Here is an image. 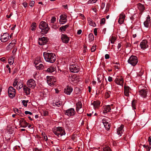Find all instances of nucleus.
Wrapping results in <instances>:
<instances>
[{"instance_id":"obj_56","label":"nucleus","mask_w":151,"mask_h":151,"mask_svg":"<svg viewBox=\"0 0 151 151\" xmlns=\"http://www.w3.org/2000/svg\"><path fill=\"white\" fill-rule=\"evenodd\" d=\"M12 92L8 91V93L10 97H12L13 96V93H12Z\"/></svg>"},{"instance_id":"obj_22","label":"nucleus","mask_w":151,"mask_h":151,"mask_svg":"<svg viewBox=\"0 0 151 151\" xmlns=\"http://www.w3.org/2000/svg\"><path fill=\"white\" fill-rule=\"evenodd\" d=\"M23 89L27 95H29L30 93V89L26 86H24Z\"/></svg>"},{"instance_id":"obj_23","label":"nucleus","mask_w":151,"mask_h":151,"mask_svg":"<svg viewBox=\"0 0 151 151\" xmlns=\"http://www.w3.org/2000/svg\"><path fill=\"white\" fill-rule=\"evenodd\" d=\"M117 79L118 82H117L116 81V83L117 84L122 86L123 85L124 83V80L123 78H120Z\"/></svg>"},{"instance_id":"obj_43","label":"nucleus","mask_w":151,"mask_h":151,"mask_svg":"<svg viewBox=\"0 0 151 151\" xmlns=\"http://www.w3.org/2000/svg\"><path fill=\"white\" fill-rule=\"evenodd\" d=\"M125 18V15L124 14L121 13L120 14V17L119 18L121 19H124Z\"/></svg>"},{"instance_id":"obj_1","label":"nucleus","mask_w":151,"mask_h":151,"mask_svg":"<svg viewBox=\"0 0 151 151\" xmlns=\"http://www.w3.org/2000/svg\"><path fill=\"white\" fill-rule=\"evenodd\" d=\"M43 56L45 60L47 62L53 63L56 60L55 55L52 53L44 52Z\"/></svg>"},{"instance_id":"obj_35","label":"nucleus","mask_w":151,"mask_h":151,"mask_svg":"<svg viewBox=\"0 0 151 151\" xmlns=\"http://www.w3.org/2000/svg\"><path fill=\"white\" fill-rule=\"evenodd\" d=\"M110 40L111 42V43H114L115 40H116L115 38L113 36L111 37L110 38Z\"/></svg>"},{"instance_id":"obj_20","label":"nucleus","mask_w":151,"mask_h":151,"mask_svg":"<svg viewBox=\"0 0 151 151\" xmlns=\"http://www.w3.org/2000/svg\"><path fill=\"white\" fill-rule=\"evenodd\" d=\"M139 94L143 97L144 98L146 97L147 92V91L145 90L142 89L139 91Z\"/></svg>"},{"instance_id":"obj_39","label":"nucleus","mask_w":151,"mask_h":151,"mask_svg":"<svg viewBox=\"0 0 151 151\" xmlns=\"http://www.w3.org/2000/svg\"><path fill=\"white\" fill-rule=\"evenodd\" d=\"M29 101L28 100H24L22 101V103L23 104V105L24 106H25L26 107L27 106V103Z\"/></svg>"},{"instance_id":"obj_53","label":"nucleus","mask_w":151,"mask_h":151,"mask_svg":"<svg viewBox=\"0 0 151 151\" xmlns=\"http://www.w3.org/2000/svg\"><path fill=\"white\" fill-rule=\"evenodd\" d=\"M35 4V1H31L29 4V6L31 7H33L34 6V4Z\"/></svg>"},{"instance_id":"obj_9","label":"nucleus","mask_w":151,"mask_h":151,"mask_svg":"<svg viewBox=\"0 0 151 151\" xmlns=\"http://www.w3.org/2000/svg\"><path fill=\"white\" fill-rule=\"evenodd\" d=\"M61 39L62 42L64 43H67L69 40V38L67 35L64 34L61 35Z\"/></svg>"},{"instance_id":"obj_34","label":"nucleus","mask_w":151,"mask_h":151,"mask_svg":"<svg viewBox=\"0 0 151 151\" xmlns=\"http://www.w3.org/2000/svg\"><path fill=\"white\" fill-rule=\"evenodd\" d=\"M89 40L91 41H92L94 40V36L93 34L92 33L88 35Z\"/></svg>"},{"instance_id":"obj_38","label":"nucleus","mask_w":151,"mask_h":151,"mask_svg":"<svg viewBox=\"0 0 151 151\" xmlns=\"http://www.w3.org/2000/svg\"><path fill=\"white\" fill-rule=\"evenodd\" d=\"M104 151H111L110 148L109 147H105L103 148Z\"/></svg>"},{"instance_id":"obj_17","label":"nucleus","mask_w":151,"mask_h":151,"mask_svg":"<svg viewBox=\"0 0 151 151\" xmlns=\"http://www.w3.org/2000/svg\"><path fill=\"white\" fill-rule=\"evenodd\" d=\"M1 37H2V40L4 41V42H6L8 40L7 39L8 37L9 39V34L7 33H5L3 35H1Z\"/></svg>"},{"instance_id":"obj_42","label":"nucleus","mask_w":151,"mask_h":151,"mask_svg":"<svg viewBox=\"0 0 151 151\" xmlns=\"http://www.w3.org/2000/svg\"><path fill=\"white\" fill-rule=\"evenodd\" d=\"M89 24L93 27H95L96 26V24L93 21H91L89 22Z\"/></svg>"},{"instance_id":"obj_25","label":"nucleus","mask_w":151,"mask_h":151,"mask_svg":"<svg viewBox=\"0 0 151 151\" xmlns=\"http://www.w3.org/2000/svg\"><path fill=\"white\" fill-rule=\"evenodd\" d=\"M47 80H49L50 81L52 82V83L54 84V83L56 82V80L55 79V78L53 77H51L50 76H47Z\"/></svg>"},{"instance_id":"obj_48","label":"nucleus","mask_w":151,"mask_h":151,"mask_svg":"<svg viewBox=\"0 0 151 151\" xmlns=\"http://www.w3.org/2000/svg\"><path fill=\"white\" fill-rule=\"evenodd\" d=\"M47 83L48 84V85H49L50 86H52L54 85L53 84V83H52V82H50V81L49 80H47Z\"/></svg>"},{"instance_id":"obj_52","label":"nucleus","mask_w":151,"mask_h":151,"mask_svg":"<svg viewBox=\"0 0 151 151\" xmlns=\"http://www.w3.org/2000/svg\"><path fill=\"white\" fill-rule=\"evenodd\" d=\"M56 18L54 17H52L51 20V21L52 23H54L56 21Z\"/></svg>"},{"instance_id":"obj_12","label":"nucleus","mask_w":151,"mask_h":151,"mask_svg":"<svg viewBox=\"0 0 151 151\" xmlns=\"http://www.w3.org/2000/svg\"><path fill=\"white\" fill-rule=\"evenodd\" d=\"M147 41L145 40H144L140 43V46L142 49H145L148 47L147 45Z\"/></svg>"},{"instance_id":"obj_36","label":"nucleus","mask_w":151,"mask_h":151,"mask_svg":"<svg viewBox=\"0 0 151 151\" xmlns=\"http://www.w3.org/2000/svg\"><path fill=\"white\" fill-rule=\"evenodd\" d=\"M14 58L13 57L8 59L9 63L10 64H13L14 63Z\"/></svg>"},{"instance_id":"obj_5","label":"nucleus","mask_w":151,"mask_h":151,"mask_svg":"<svg viewBox=\"0 0 151 151\" xmlns=\"http://www.w3.org/2000/svg\"><path fill=\"white\" fill-rule=\"evenodd\" d=\"M38 43L40 45H44L46 44L48 41V39L47 37H43L39 38L38 39Z\"/></svg>"},{"instance_id":"obj_62","label":"nucleus","mask_w":151,"mask_h":151,"mask_svg":"<svg viewBox=\"0 0 151 151\" xmlns=\"http://www.w3.org/2000/svg\"><path fill=\"white\" fill-rule=\"evenodd\" d=\"M148 141L149 142V144L150 145H151V139L150 138V137H149Z\"/></svg>"},{"instance_id":"obj_11","label":"nucleus","mask_w":151,"mask_h":151,"mask_svg":"<svg viewBox=\"0 0 151 151\" xmlns=\"http://www.w3.org/2000/svg\"><path fill=\"white\" fill-rule=\"evenodd\" d=\"M67 16L65 15H61L60 16V19L59 22H60L61 24H63L65 23L67 21Z\"/></svg>"},{"instance_id":"obj_19","label":"nucleus","mask_w":151,"mask_h":151,"mask_svg":"<svg viewBox=\"0 0 151 151\" xmlns=\"http://www.w3.org/2000/svg\"><path fill=\"white\" fill-rule=\"evenodd\" d=\"M137 6L138 9L142 12L145 10L144 6L140 3L137 4Z\"/></svg>"},{"instance_id":"obj_14","label":"nucleus","mask_w":151,"mask_h":151,"mask_svg":"<svg viewBox=\"0 0 151 151\" xmlns=\"http://www.w3.org/2000/svg\"><path fill=\"white\" fill-rule=\"evenodd\" d=\"M112 106L113 104H111V106L109 105L105 106L104 107L103 113L104 114H105L107 113L108 112L110 111L111 110V106Z\"/></svg>"},{"instance_id":"obj_60","label":"nucleus","mask_w":151,"mask_h":151,"mask_svg":"<svg viewBox=\"0 0 151 151\" xmlns=\"http://www.w3.org/2000/svg\"><path fill=\"white\" fill-rule=\"evenodd\" d=\"M112 78L110 76H109L108 78V81L109 82H111L112 81Z\"/></svg>"},{"instance_id":"obj_6","label":"nucleus","mask_w":151,"mask_h":151,"mask_svg":"<svg viewBox=\"0 0 151 151\" xmlns=\"http://www.w3.org/2000/svg\"><path fill=\"white\" fill-rule=\"evenodd\" d=\"M69 69L70 71L72 73H77L79 71L78 66L75 64L71 65Z\"/></svg>"},{"instance_id":"obj_13","label":"nucleus","mask_w":151,"mask_h":151,"mask_svg":"<svg viewBox=\"0 0 151 151\" xmlns=\"http://www.w3.org/2000/svg\"><path fill=\"white\" fill-rule=\"evenodd\" d=\"M72 91L73 88H72L69 87V86H67L64 89V92L66 94L69 95L70 94Z\"/></svg>"},{"instance_id":"obj_61","label":"nucleus","mask_w":151,"mask_h":151,"mask_svg":"<svg viewBox=\"0 0 151 151\" xmlns=\"http://www.w3.org/2000/svg\"><path fill=\"white\" fill-rule=\"evenodd\" d=\"M105 57L106 59H109V55L108 54H106L105 55Z\"/></svg>"},{"instance_id":"obj_57","label":"nucleus","mask_w":151,"mask_h":151,"mask_svg":"<svg viewBox=\"0 0 151 151\" xmlns=\"http://www.w3.org/2000/svg\"><path fill=\"white\" fill-rule=\"evenodd\" d=\"M27 3L26 2H24L22 3L23 5L25 8H26L27 6Z\"/></svg>"},{"instance_id":"obj_27","label":"nucleus","mask_w":151,"mask_h":151,"mask_svg":"<svg viewBox=\"0 0 151 151\" xmlns=\"http://www.w3.org/2000/svg\"><path fill=\"white\" fill-rule=\"evenodd\" d=\"M35 66L37 68V69L39 70H40L43 69V68L44 69V68H45L46 67H45V66H43L42 64H40L39 65H35Z\"/></svg>"},{"instance_id":"obj_2","label":"nucleus","mask_w":151,"mask_h":151,"mask_svg":"<svg viewBox=\"0 0 151 151\" xmlns=\"http://www.w3.org/2000/svg\"><path fill=\"white\" fill-rule=\"evenodd\" d=\"M39 27V28L42 30L41 33L43 34H47L50 29L48 27L47 24L44 21H42L40 23Z\"/></svg>"},{"instance_id":"obj_49","label":"nucleus","mask_w":151,"mask_h":151,"mask_svg":"<svg viewBox=\"0 0 151 151\" xmlns=\"http://www.w3.org/2000/svg\"><path fill=\"white\" fill-rule=\"evenodd\" d=\"M105 22V19L104 18H102L101 20V24H104Z\"/></svg>"},{"instance_id":"obj_3","label":"nucleus","mask_w":151,"mask_h":151,"mask_svg":"<svg viewBox=\"0 0 151 151\" xmlns=\"http://www.w3.org/2000/svg\"><path fill=\"white\" fill-rule=\"evenodd\" d=\"M54 133L59 137L65 135V134L64 130L60 127H57L56 130L54 131Z\"/></svg>"},{"instance_id":"obj_55","label":"nucleus","mask_w":151,"mask_h":151,"mask_svg":"<svg viewBox=\"0 0 151 151\" xmlns=\"http://www.w3.org/2000/svg\"><path fill=\"white\" fill-rule=\"evenodd\" d=\"M24 113L25 114H26V115L28 114H29L30 115H32V113L30 112H29V111H25L24 112Z\"/></svg>"},{"instance_id":"obj_16","label":"nucleus","mask_w":151,"mask_h":151,"mask_svg":"<svg viewBox=\"0 0 151 151\" xmlns=\"http://www.w3.org/2000/svg\"><path fill=\"white\" fill-rule=\"evenodd\" d=\"M100 102L99 101H94L92 103H91V104L93 106L94 109L98 108L100 106Z\"/></svg>"},{"instance_id":"obj_4","label":"nucleus","mask_w":151,"mask_h":151,"mask_svg":"<svg viewBox=\"0 0 151 151\" xmlns=\"http://www.w3.org/2000/svg\"><path fill=\"white\" fill-rule=\"evenodd\" d=\"M138 62L137 58L134 55L131 56L128 60V63L132 66H135Z\"/></svg>"},{"instance_id":"obj_64","label":"nucleus","mask_w":151,"mask_h":151,"mask_svg":"<svg viewBox=\"0 0 151 151\" xmlns=\"http://www.w3.org/2000/svg\"><path fill=\"white\" fill-rule=\"evenodd\" d=\"M151 148V147H148V146L146 148L147 151H150Z\"/></svg>"},{"instance_id":"obj_51","label":"nucleus","mask_w":151,"mask_h":151,"mask_svg":"<svg viewBox=\"0 0 151 151\" xmlns=\"http://www.w3.org/2000/svg\"><path fill=\"white\" fill-rule=\"evenodd\" d=\"M42 114H43V115L44 116H46L48 114V112L47 111H43Z\"/></svg>"},{"instance_id":"obj_44","label":"nucleus","mask_w":151,"mask_h":151,"mask_svg":"<svg viewBox=\"0 0 151 151\" xmlns=\"http://www.w3.org/2000/svg\"><path fill=\"white\" fill-rule=\"evenodd\" d=\"M109 4H107L106 5V9L105 10V12H106V13L108 12V11H109Z\"/></svg>"},{"instance_id":"obj_26","label":"nucleus","mask_w":151,"mask_h":151,"mask_svg":"<svg viewBox=\"0 0 151 151\" xmlns=\"http://www.w3.org/2000/svg\"><path fill=\"white\" fill-rule=\"evenodd\" d=\"M68 24H66L65 26H62L59 28V30L61 31H64L66 30V29L69 27Z\"/></svg>"},{"instance_id":"obj_46","label":"nucleus","mask_w":151,"mask_h":151,"mask_svg":"<svg viewBox=\"0 0 151 151\" xmlns=\"http://www.w3.org/2000/svg\"><path fill=\"white\" fill-rule=\"evenodd\" d=\"M109 92L111 93L110 91H109L108 92H106L105 93V96L106 98H109L110 96Z\"/></svg>"},{"instance_id":"obj_15","label":"nucleus","mask_w":151,"mask_h":151,"mask_svg":"<svg viewBox=\"0 0 151 151\" xmlns=\"http://www.w3.org/2000/svg\"><path fill=\"white\" fill-rule=\"evenodd\" d=\"M129 87L128 86H125L124 87V92L125 95L126 96H128L129 92Z\"/></svg>"},{"instance_id":"obj_18","label":"nucleus","mask_w":151,"mask_h":151,"mask_svg":"<svg viewBox=\"0 0 151 151\" xmlns=\"http://www.w3.org/2000/svg\"><path fill=\"white\" fill-rule=\"evenodd\" d=\"M124 127V126L122 124L121 126L117 129V132L118 135H121V134L123 132V128Z\"/></svg>"},{"instance_id":"obj_33","label":"nucleus","mask_w":151,"mask_h":151,"mask_svg":"<svg viewBox=\"0 0 151 151\" xmlns=\"http://www.w3.org/2000/svg\"><path fill=\"white\" fill-rule=\"evenodd\" d=\"M36 27V23L35 22H33L31 24L32 30V31L35 30Z\"/></svg>"},{"instance_id":"obj_24","label":"nucleus","mask_w":151,"mask_h":151,"mask_svg":"<svg viewBox=\"0 0 151 151\" xmlns=\"http://www.w3.org/2000/svg\"><path fill=\"white\" fill-rule=\"evenodd\" d=\"M150 20V17L148 15L147 17L146 20L144 22V24L145 26L146 27H148L149 26V21Z\"/></svg>"},{"instance_id":"obj_50","label":"nucleus","mask_w":151,"mask_h":151,"mask_svg":"<svg viewBox=\"0 0 151 151\" xmlns=\"http://www.w3.org/2000/svg\"><path fill=\"white\" fill-rule=\"evenodd\" d=\"M25 120L24 118H21L19 121V124L21 125L23 122Z\"/></svg>"},{"instance_id":"obj_28","label":"nucleus","mask_w":151,"mask_h":151,"mask_svg":"<svg viewBox=\"0 0 151 151\" xmlns=\"http://www.w3.org/2000/svg\"><path fill=\"white\" fill-rule=\"evenodd\" d=\"M53 106L58 107H59L62 105V103L61 101H56L55 102L53 103Z\"/></svg>"},{"instance_id":"obj_37","label":"nucleus","mask_w":151,"mask_h":151,"mask_svg":"<svg viewBox=\"0 0 151 151\" xmlns=\"http://www.w3.org/2000/svg\"><path fill=\"white\" fill-rule=\"evenodd\" d=\"M41 59H38L37 58V59H36L34 61V63L35 64V65H38V63H40V61H41Z\"/></svg>"},{"instance_id":"obj_32","label":"nucleus","mask_w":151,"mask_h":151,"mask_svg":"<svg viewBox=\"0 0 151 151\" xmlns=\"http://www.w3.org/2000/svg\"><path fill=\"white\" fill-rule=\"evenodd\" d=\"M137 101L136 100H134L132 102V107L134 109H136L135 104L137 103Z\"/></svg>"},{"instance_id":"obj_54","label":"nucleus","mask_w":151,"mask_h":151,"mask_svg":"<svg viewBox=\"0 0 151 151\" xmlns=\"http://www.w3.org/2000/svg\"><path fill=\"white\" fill-rule=\"evenodd\" d=\"M97 1V0H90L88 1V3H95Z\"/></svg>"},{"instance_id":"obj_29","label":"nucleus","mask_w":151,"mask_h":151,"mask_svg":"<svg viewBox=\"0 0 151 151\" xmlns=\"http://www.w3.org/2000/svg\"><path fill=\"white\" fill-rule=\"evenodd\" d=\"M76 105V110L77 112L79 113L78 111L79 109L82 107V104L80 102L78 103Z\"/></svg>"},{"instance_id":"obj_8","label":"nucleus","mask_w":151,"mask_h":151,"mask_svg":"<svg viewBox=\"0 0 151 151\" xmlns=\"http://www.w3.org/2000/svg\"><path fill=\"white\" fill-rule=\"evenodd\" d=\"M27 84L28 86L30 88H34L35 86V81L33 79L28 80L27 81Z\"/></svg>"},{"instance_id":"obj_41","label":"nucleus","mask_w":151,"mask_h":151,"mask_svg":"<svg viewBox=\"0 0 151 151\" xmlns=\"http://www.w3.org/2000/svg\"><path fill=\"white\" fill-rule=\"evenodd\" d=\"M8 91H11V92H15V89L12 86H10L9 87Z\"/></svg>"},{"instance_id":"obj_59","label":"nucleus","mask_w":151,"mask_h":151,"mask_svg":"<svg viewBox=\"0 0 151 151\" xmlns=\"http://www.w3.org/2000/svg\"><path fill=\"white\" fill-rule=\"evenodd\" d=\"M96 48L94 46H93L91 49V51L93 52H94Z\"/></svg>"},{"instance_id":"obj_40","label":"nucleus","mask_w":151,"mask_h":151,"mask_svg":"<svg viewBox=\"0 0 151 151\" xmlns=\"http://www.w3.org/2000/svg\"><path fill=\"white\" fill-rule=\"evenodd\" d=\"M16 42V40H12V42L10 43L9 45V46H7V48L8 47H9V46H11V45L12 44L13 45H14L15 44V42Z\"/></svg>"},{"instance_id":"obj_47","label":"nucleus","mask_w":151,"mask_h":151,"mask_svg":"<svg viewBox=\"0 0 151 151\" xmlns=\"http://www.w3.org/2000/svg\"><path fill=\"white\" fill-rule=\"evenodd\" d=\"M124 20V19H121L120 18H119L118 20V22L119 24H122L123 23Z\"/></svg>"},{"instance_id":"obj_31","label":"nucleus","mask_w":151,"mask_h":151,"mask_svg":"<svg viewBox=\"0 0 151 151\" xmlns=\"http://www.w3.org/2000/svg\"><path fill=\"white\" fill-rule=\"evenodd\" d=\"M23 87V85L22 83L19 82H18L17 86V88L18 90H20L21 88H22Z\"/></svg>"},{"instance_id":"obj_21","label":"nucleus","mask_w":151,"mask_h":151,"mask_svg":"<svg viewBox=\"0 0 151 151\" xmlns=\"http://www.w3.org/2000/svg\"><path fill=\"white\" fill-rule=\"evenodd\" d=\"M103 123L104 124V126L107 130H109L110 127V124L108 123V122L103 121Z\"/></svg>"},{"instance_id":"obj_58","label":"nucleus","mask_w":151,"mask_h":151,"mask_svg":"<svg viewBox=\"0 0 151 151\" xmlns=\"http://www.w3.org/2000/svg\"><path fill=\"white\" fill-rule=\"evenodd\" d=\"M94 35L96 36L97 35V29L96 28H95L94 29Z\"/></svg>"},{"instance_id":"obj_45","label":"nucleus","mask_w":151,"mask_h":151,"mask_svg":"<svg viewBox=\"0 0 151 151\" xmlns=\"http://www.w3.org/2000/svg\"><path fill=\"white\" fill-rule=\"evenodd\" d=\"M18 81H17V79L15 80L13 83V86L14 87H15L17 85V83H18Z\"/></svg>"},{"instance_id":"obj_30","label":"nucleus","mask_w":151,"mask_h":151,"mask_svg":"<svg viewBox=\"0 0 151 151\" xmlns=\"http://www.w3.org/2000/svg\"><path fill=\"white\" fill-rule=\"evenodd\" d=\"M28 123L25 120L20 125L21 127L23 128H25L28 126Z\"/></svg>"},{"instance_id":"obj_63","label":"nucleus","mask_w":151,"mask_h":151,"mask_svg":"<svg viewBox=\"0 0 151 151\" xmlns=\"http://www.w3.org/2000/svg\"><path fill=\"white\" fill-rule=\"evenodd\" d=\"M41 149H39L37 148H35L34 149V151H41Z\"/></svg>"},{"instance_id":"obj_10","label":"nucleus","mask_w":151,"mask_h":151,"mask_svg":"<svg viewBox=\"0 0 151 151\" xmlns=\"http://www.w3.org/2000/svg\"><path fill=\"white\" fill-rule=\"evenodd\" d=\"M56 67L54 65H52L47 69L46 67L44 68V70L48 73H52L56 70Z\"/></svg>"},{"instance_id":"obj_7","label":"nucleus","mask_w":151,"mask_h":151,"mask_svg":"<svg viewBox=\"0 0 151 151\" xmlns=\"http://www.w3.org/2000/svg\"><path fill=\"white\" fill-rule=\"evenodd\" d=\"M75 111L73 108L69 109L65 111V114L68 116H73L75 114Z\"/></svg>"}]
</instances>
